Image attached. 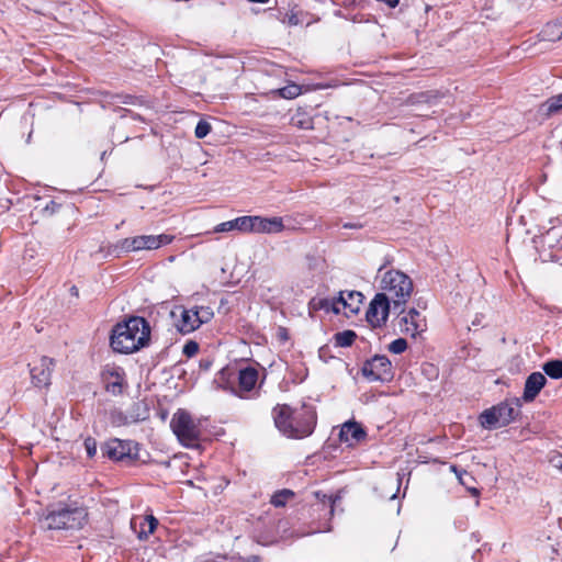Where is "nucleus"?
<instances>
[{
    "label": "nucleus",
    "mask_w": 562,
    "mask_h": 562,
    "mask_svg": "<svg viewBox=\"0 0 562 562\" xmlns=\"http://www.w3.org/2000/svg\"><path fill=\"white\" fill-rule=\"evenodd\" d=\"M271 415L276 428L290 439L310 437L317 425L316 408L306 403L295 407L289 404H277Z\"/></svg>",
    "instance_id": "1"
},
{
    "label": "nucleus",
    "mask_w": 562,
    "mask_h": 562,
    "mask_svg": "<svg viewBox=\"0 0 562 562\" xmlns=\"http://www.w3.org/2000/svg\"><path fill=\"white\" fill-rule=\"evenodd\" d=\"M111 347L114 351L130 355L146 347L150 340V325L140 316H131L117 323L111 335Z\"/></svg>",
    "instance_id": "2"
},
{
    "label": "nucleus",
    "mask_w": 562,
    "mask_h": 562,
    "mask_svg": "<svg viewBox=\"0 0 562 562\" xmlns=\"http://www.w3.org/2000/svg\"><path fill=\"white\" fill-rule=\"evenodd\" d=\"M380 289L382 290L381 293L392 302L393 310L403 313L413 294L414 283L411 277L403 271L391 269L383 273Z\"/></svg>",
    "instance_id": "3"
},
{
    "label": "nucleus",
    "mask_w": 562,
    "mask_h": 562,
    "mask_svg": "<svg viewBox=\"0 0 562 562\" xmlns=\"http://www.w3.org/2000/svg\"><path fill=\"white\" fill-rule=\"evenodd\" d=\"M170 427L179 442L186 448H199L202 438V422L186 409L179 408L170 420Z\"/></svg>",
    "instance_id": "4"
},
{
    "label": "nucleus",
    "mask_w": 562,
    "mask_h": 562,
    "mask_svg": "<svg viewBox=\"0 0 562 562\" xmlns=\"http://www.w3.org/2000/svg\"><path fill=\"white\" fill-rule=\"evenodd\" d=\"M520 414V403L516 400H506L487 409H484L480 416V425L485 429H496L506 427L517 419Z\"/></svg>",
    "instance_id": "5"
},
{
    "label": "nucleus",
    "mask_w": 562,
    "mask_h": 562,
    "mask_svg": "<svg viewBox=\"0 0 562 562\" xmlns=\"http://www.w3.org/2000/svg\"><path fill=\"white\" fill-rule=\"evenodd\" d=\"M88 513L83 507H64L48 513L45 517L52 530L80 529L87 522Z\"/></svg>",
    "instance_id": "6"
},
{
    "label": "nucleus",
    "mask_w": 562,
    "mask_h": 562,
    "mask_svg": "<svg viewBox=\"0 0 562 562\" xmlns=\"http://www.w3.org/2000/svg\"><path fill=\"white\" fill-rule=\"evenodd\" d=\"M266 373L260 374L258 369L251 366L239 368L236 370V391L235 396L240 400H255L260 396L262 385L265 383Z\"/></svg>",
    "instance_id": "7"
},
{
    "label": "nucleus",
    "mask_w": 562,
    "mask_h": 562,
    "mask_svg": "<svg viewBox=\"0 0 562 562\" xmlns=\"http://www.w3.org/2000/svg\"><path fill=\"white\" fill-rule=\"evenodd\" d=\"M103 457L114 462H134L138 459V445L132 440L112 438L101 447Z\"/></svg>",
    "instance_id": "8"
},
{
    "label": "nucleus",
    "mask_w": 562,
    "mask_h": 562,
    "mask_svg": "<svg viewBox=\"0 0 562 562\" xmlns=\"http://www.w3.org/2000/svg\"><path fill=\"white\" fill-rule=\"evenodd\" d=\"M175 240L173 235H139L134 237H126L120 241V247L126 252L139 250H155L162 246L169 245Z\"/></svg>",
    "instance_id": "9"
},
{
    "label": "nucleus",
    "mask_w": 562,
    "mask_h": 562,
    "mask_svg": "<svg viewBox=\"0 0 562 562\" xmlns=\"http://www.w3.org/2000/svg\"><path fill=\"white\" fill-rule=\"evenodd\" d=\"M101 381L105 391L114 396L122 395L128 385L124 369L115 363H108L103 367Z\"/></svg>",
    "instance_id": "10"
},
{
    "label": "nucleus",
    "mask_w": 562,
    "mask_h": 562,
    "mask_svg": "<svg viewBox=\"0 0 562 562\" xmlns=\"http://www.w3.org/2000/svg\"><path fill=\"white\" fill-rule=\"evenodd\" d=\"M361 371L362 374L371 382H385L393 379L392 363L386 356L376 355L367 360Z\"/></svg>",
    "instance_id": "11"
},
{
    "label": "nucleus",
    "mask_w": 562,
    "mask_h": 562,
    "mask_svg": "<svg viewBox=\"0 0 562 562\" xmlns=\"http://www.w3.org/2000/svg\"><path fill=\"white\" fill-rule=\"evenodd\" d=\"M32 384L35 387L43 389L50 385L52 373L55 367V360L47 356H41L32 363H29Z\"/></svg>",
    "instance_id": "12"
},
{
    "label": "nucleus",
    "mask_w": 562,
    "mask_h": 562,
    "mask_svg": "<svg viewBox=\"0 0 562 562\" xmlns=\"http://www.w3.org/2000/svg\"><path fill=\"white\" fill-rule=\"evenodd\" d=\"M392 302L382 293H376L369 304L366 318L372 327L385 325Z\"/></svg>",
    "instance_id": "13"
},
{
    "label": "nucleus",
    "mask_w": 562,
    "mask_h": 562,
    "mask_svg": "<svg viewBox=\"0 0 562 562\" xmlns=\"http://www.w3.org/2000/svg\"><path fill=\"white\" fill-rule=\"evenodd\" d=\"M363 299V294L359 291H340L336 297V304L340 306L341 313L350 316L360 311Z\"/></svg>",
    "instance_id": "14"
},
{
    "label": "nucleus",
    "mask_w": 562,
    "mask_h": 562,
    "mask_svg": "<svg viewBox=\"0 0 562 562\" xmlns=\"http://www.w3.org/2000/svg\"><path fill=\"white\" fill-rule=\"evenodd\" d=\"M139 409V404L134 403L128 412H123L121 409H112L110 412V422L115 427L127 426L131 424L138 423L144 420L146 416H142L137 411Z\"/></svg>",
    "instance_id": "15"
},
{
    "label": "nucleus",
    "mask_w": 562,
    "mask_h": 562,
    "mask_svg": "<svg viewBox=\"0 0 562 562\" xmlns=\"http://www.w3.org/2000/svg\"><path fill=\"white\" fill-rule=\"evenodd\" d=\"M367 432L361 424L357 422H347L341 426L339 440L348 446H355L364 440Z\"/></svg>",
    "instance_id": "16"
},
{
    "label": "nucleus",
    "mask_w": 562,
    "mask_h": 562,
    "mask_svg": "<svg viewBox=\"0 0 562 562\" xmlns=\"http://www.w3.org/2000/svg\"><path fill=\"white\" fill-rule=\"evenodd\" d=\"M547 378L541 372H532L529 374L525 382L522 400L526 403L535 401L540 391L544 387Z\"/></svg>",
    "instance_id": "17"
},
{
    "label": "nucleus",
    "mask_w": 562,
    "mask_h": 562,
    "mask_svg": "<svg viewBox=\"0 0 562 562\" xmlns=\"http://www.w3.org/2000/svg\"><path fill=\"white\" fill-rule=\"evenodd\" d=\"M420 313L412 308L408 311L407 315L402 317V331L411 335L412 337H416L420 331H423V323Z\"/></svg>",
    "instance_id": "18"
},
{
    "label": "nucleus",
    "mask_w": 562,
    "mask_h": 562,
    "mask_svg": "<svg viewBox=\"0 0 562 562\" xmlns=\"http://www.w3.org/2000/svg\"><path fill=\"white\" fill-rule=\"evenodd\" d=\"M284 229L282 217H262L256 216L255 233L273 234L281 233Z\"/></svg>",
    "instance_id": "19"
},
{
    "label": "nucleus",
    "mask_w": 562,
    "mask_h": 562,
    "mask_svg": "<svg viewBox=\"0 0 562 562\" xmlns=\"http://www.w3.org/2000/svg\"><path fill=\"white\" fill-rule=\"evenodd\" d=\"M198 319L199 316H196L194 308H181L180 318L177 321L176 327L181 334L192 333L200 327Z\"/></svg>",
    "instance_id": "20"
},
{
    "label": "nucleus",
    "mask_w": 562,
    "mask_h": 562,
    "mask_svg": "<svg viewBox=\"0 0 562 562\" xmlns=\"http://www.w3.org/2000/svg\"><path fill=\"white\" fill-rule=\"evenodd\" d=\"M318 311H324L326 313L333 312L335 314L341 313L340 306L336 304V297H313L308 302V313L313 316V314Z\"/></svg>",
    "instance_id": "21"
},
{
    "label": "nucleus",
    "mask_w": 562,
    "mask_h": 562,
    "mask_svg": "<svg viewBox=\"0 0 562 562\" xmlns=\"http://www.w3.org/2000/svg\"><path fill=\"white\" fill-rule=\"evenodd\" d=\"M236 370L231 368L222 369L216 375L215 383L222 391L229 392L235 395L236 391Z\"/></svg>",
    "instance_id": "22"
},
{
    "label": "nucleus",
    "mask_w": 562,
    "mask_h": 562,
    "mask_svg": "<svg viewBox=\"0 0 562 562\" xmlns=\"http://www.w3.org/2000/svg\"><path fill=\"white\" fill-rule=\"evenodd\" d=\"M539 112L546 116L551 117L562 112V93L555 94L547 99L539 106Z\"/></svg>",
    "instance_id": "23"
},
{
    "label": "nucleus",
    "mask_w": 562,
    "mask_h": 562,
    "mask_svg": "<svg viewBox=\"0 0 562 562\" xmlns=\"http://www.w3.org/2000/svg\"><path fill=\"white\" fill-rule=\"evenodd\" d=\"M158 526V519L153 515H147L144 517V522L140 524V530L138 532V538L140 540H145L149 537V535L154 533Z\"/></svg>",
    "instance_id": "24"
},
{
    "label": "nucleus",
    "mask_w": 562,
    "mask_h": 562,
    "mask_svg": "<svg viewBox=\"0 0 562 562\" xmlns=\"http://www.w3.org/2000/svg\"><path fill=\"white\" fill-rule=\"evenodd\" d=\"M357 339L356 331L351 329H346L344 331H338L334 335L335 346L337 347H350Z\"/></svg>",
    "instance_id": "25"
},
{
    "label": "nucleus",
    "mask_w": 562,
    "mask_h": 562,
    "mask_svg": "<svg viewBox=\"0 0 562 562\" xmlns=\"http://www.w3.org/2000/svg\"><path fill=\"white\" fill-rule=\"evenodd\" d=\"M255 221L256 216L244 215L232 220V223H234L235 229L241 232H255Z\"/></svg>",
    "instance_id": "26"
},
{
    "label": "nucleus",
    "mask_w": 562,
    "mask_h": 562,
    "mask_svg": "<svg viewBox=\"0 0 562 562\" xmlns=\"http://www.w3.org/2000/svg\"><path fill=\"white\" fill-rule=\"evenodd\" d=\"M295 496L294 492L288 488L276 492L271 497V504L274 507H283L285 504Z\"/></svg>",
    "instance_id": "27"
},
{
    "label": "nucleus",
    "mask_w": 562,
    "mask_h": 562,
    "mask_svg": "<svg viewBox=\"0 0 562 562\" xmlns=\"http://www.w3.org/2000/svg\"><path fill=\"white\" fill-rule=\"evenodd\" d=\"M542 369L551 379L562 378V360L548 361L543 364Z\"/></svg>",
    "instance_id": "28"
},
{
    "label": "nucleus",
    "mask_w": 562,
    "mask_h": 562,
    "mask_svg": "<svg viewBox=\"0 0 562 562\" xmlns=\"http://www.w3.org/2000/svg\"><path fill=\"white\" fill-rule=\"evenodd\" d=\"M278 95L284 99H294L302 92L301 87L296 83H291L277 90Z\"/></svg>",
    "instance_id": "29"
},
{
    "label": "nucleus",
    "mask_w": 562,
    "mask_h": 562,
    "mask_svg": "<svg viewBox=\"0 0 562 562\" xmlns=\"http://www.w3.org/2000/svg\"><path fill=\"white\" fill-rule=\"evenodd\" d=\"M194 312L196 313V316H199L198 322L200 326L210 322L214 316L213 310L209 306L196 307L194 308Z\"/></svg>",
    "instance_id": "30"
},
{
    "label": "nucleus",
    "mask_w": 562,
    "mask_h": 562,
    "mask_svg": "<svg viewBox=\"0 0 562 562\" xmlns=\"http://www.w3.org/2000/svg\"><path fill=\"white\" fill-rule=\"evenodd\" d=\"M437 97H438L437 92L434 93L432 91H426V92H419V93L412 94L409 97V100L413 103H419V102L429 103L432 99H436Z\"/></svg>",
    "instance_id": "31"
},
{
    "label": "nucleus",
    "mask_w": 562,
    "mask_h": 562,
    "mask_svg": "<svg viewBox=\"0 0 562 562\" xmlns=\"http://www.w3.org/2000/svg\"><path fill=\"white\" fill-rule=\"evenodd\" d=\"M408 345L406 339L397 338L389 345V350L395 355L403 353L407 349Z\"/></svg>",
    "instance_id": "32"
},
{
    "label": "nucleus",
    "mask_w": 562,
    "mask_h": 562,
    "mask_svg": "<svg viewBox=\"0 0 562 562\" xmlns=\"http://www.w3.org/2000/svg\"><path fill=\"white\" fill-rule=\"evenodd\" d=\"M211 130H212V127H211L210 123H207L206 121H200L195 126V131H194L195 137L204 138L211 132Z\"/></svg>",
    "instance_id": "33"
},
{
    "label": "nucleus",
    "mask_w": 562,
    "mask_h": 562,
    "mask_svg": "<svg viewBox=\"0 0 562 562\" xmlns=\"http://www.w3.org/2000/svg\"><path fill=\"white\" fill-rule=\"evenodd\" d=\"M83 446L89 458H93L97 454V440L93 437H87L83 441Z\"/></svg>",
    "instance_id": "34"
},
{
    "label": "nucleus",
    "mask_w": 562,
    "mask_h": 562,
    "mask_svg": "<svg viewBox=\"0 0 562 562\" xmlns=\"http://www.w3.org/2000/svg\"><path fill=\"white\" fill-rule=\"evenodd\" d=\"M182 352L188 358L195 356L199 352V344L194 340H189L184 344Z\"/></svg>",
    "instance_id": "35"
},
{
    "label": "nucleus",
    "mask_w": 562,
    "mask_h": 562,
    "mask_svg": "<svg viewBox=\"0 0 562 562\" xmlns=\"http://www.w3.org/2000/svg\"><path fill=\"white\" fill-rule=\"evenodd\" d=\"M553 29H558L557 37H562V19L554 22H549L543 27V33L548 34Z\"/></svg>",
    "instance_id": "36"
},
{
    "label": "nucleus",
    "mask_w": 562,
    "mask_h": 562,
    "mask_svg": "<svg viewBox=\"0 0 562 562\" xmlns=\"http://www.w3.org/2000/svg\"><path fill=\"white\" fill-rule=\"evenodd\" d=\"M233 229H235V226L232 221L223 222L214 227L215 233L231 232Z\"/></svg>",
    "instance_id": "37"
},
{
    "label": "nucleus",
    "mask_w": 562,
    "mask_h": 562,
    "mask_svg": "<svg viewBox=\"0 0 562 562\" xmlns=\"http://www.w3.org/2000/svg\"><path fill=\"white\" fill-rule=\"evenodd\" d=\"M452 470L457 473L458 479L462 485H468V480H465L464 476H469L472 480V476L465 470L458 472L457 467L454 465L452 467Z\"/></svg>",
    "instance_id": "38"
},
{
    "label": "nucleus",
    "mask_w": 562,
    "mask_h": 562,
    "mask_svg": "<svg viewBox=\"0 0 562 562\" xmlns=\"http://www.w3.org/2000/svg\"><path fill=\"white\" fill-rule=\"evenodd\" d=\"M61 205L58 204L57 202L55 201H49V203L45 206L44 211L45 212H50V213H54L56 212Z\"/></svg>",
    "instance_id": "39"
},
{
    "label": "nucleus",
    "mask_w": 562,
    "mask_h": 562,
    "mask_svg": "<svg viewBox=\"0 0 562 562\" xmlns=\"http://www.w3.org/2000/svg\"><path fill=\"white\" fill-rule=\"evenodd\" d=\"M541 33H542L543 37L549 41H557V40L561 38V37H557L558 29H553L548 34H544L543 31Z\"/></svg>",
    "instance_id": "40"
},
{
    "label": "nucleus",
    "mask_w": 562,
    "mask_h": 562,
    "mask_svg": "<svg viewBox=\"0 0 562 562\" xmlns=\"http://www.w3.org/2000/svg\"><path fill=\"white\" fill-rule=\"evenodd\" d=\"M344 228H349V229H359V228H362V225L361 224H357V223H345L342 225Z\"/></svg>",
    "instance_id": "41"
},
{
    "label": "nucleus",
    "mask_w": 562,
    "mask_h": 562,
    "mask_svg": "<svg viewBox=\"0 0 562 562\" xmlns=\"http://www.w3.org/2000/svg\"><path fill=\"white\" fill-rule=\"evenodd\" d=\"M279 337L282 340H286L288 339V330H286V328L279 327Z\"/></svg>",
    "instance_id": "42"
},
{
    "label": "nucleus",
    "mask_w": 562,
    "mask_h": 562,
    "mask_svg": "<svg viewBox=\"0 0 562 562\" xmlns=\"http://www.w3.org/2000/svg\"><path fill=\"white\" fill-rule=\"evenodd\" d=\"M70 294L75 297H79V289L76 285H72L69 290Z\"/></svg>",
    "instance_id": "43"
},
{
    "label": "nucleus",
    "mask_w": 562,
    "mask_h": 562,
    "mask_svg": "<svg viewBox=\"0 0 562 562\" xmlns=\"http://www.w3.org/2000/svg\"><path fill=\"white\" fill-rule=\"evenodd\" d=\"M469 491L473 494V495H479V490L477 488H471L469 487Z\"/></svg>",
    "instance_id": "44"
},
{
    "label": "nucleus",
    "mask_w": 562,
    "mask_h": 562,
    "mask_svg": "<svg viewBox=\"0 0 562 562\" xmlns=\"http://www.w3.org/2000/svg\"><path fill=\"white\" fill-rule=\"evenodd\" d=\"M296 125L300 126V127H304V122L300 121V122H297Z\"/></svg>",
    "instance_id": "45"
},
{
    "label": "nucleus",
    "mask_w": 562,
    "mask_h": 562,
    "mask_svg": "<svg viewBox=\"0 0 562 562\" xmlns=\"http://www.w3.org/2000/svg\"><path fill=\"white\" fill-rule=\"evenodd\" d=\"M386 267V263H384L382 267L379 268V272H381Z\"/></svg>",
    "instance_id": "46"
}]
</instances>
